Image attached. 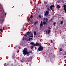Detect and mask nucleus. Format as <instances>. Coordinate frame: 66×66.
<instances>
[{"label":"nucleus","instance_id":"f257e3e1","mask_svg":"<svg viewBox=\"0 0 66 66\" xmlns=\"http://www.w3.org/2000/svg\"><path fill=\"white\" fill-rule=\"evenodd\" d=\"M23 53L25 55H27V56H29L30 54L29 53V52H28L27 51V48H25L23 50Z\"/></svg>","mask_w":66,"mask_h":66},{"label":"nucleus","instance_id":"f03ea898","mask_svg":"<svg viewBox=\"0 0 66 66\" xmlns=\"http://www.w3.org/2000/svg\"><path fill=\"white\" fill-rule=\"evenodd\" d=\"M25 36H26L27 38L29 37H33V34L31 32H28L26 34L24 35Z\"/></svg>","mask_w":66,"mask_h":66},{"label":"nucleus","instance_id":"7ed1b4c3","mask_svg":"<svg viewBox=\"0 0 66 66\" xmlns=\"http://www.w3.org/2000/svg\"><path fill=\"white\" fill-rule=\"evenodd\" d=\"M30 44L31 45H32L34 47L35 46H41V44H38V43H36L35 44L33 42H31Z\"/></svg>","mask_w":66,"mask_h":66},{"label":"nucleus","instance_id":"20e7f679","mask_svg":"<svg viewBox=\"0 0 66 66\" xmlns=\"http://www.w3.org/2000/svg\"><path fill=\"white\" fill-rule=\"evenodd\" d=\"M47 10H48V11H46V12H45V14H44V15L45 16H47H47H48V14H49V11L50 10V9L49 8H47Z\"/></svg>","mask_w":66,"mask_h":66},{"label":"nucleus","instance_id":"39448f33","mask_svg":"<svg viewBox=\"0 0 66 66\" xmlns=\"http://www.w3.org/2000/svg\"><path fill=\"white\" fill-rule=\"evenodd\" d=\"M43 20L44 21H45L43 22V23L44 24H46L47 22L48 19H47V18L46 19L45 18H44Z\"/></svg>","mask_w":66,"mask_h":66},{"label":"nucleus","instance_id":"423d86ee","mask_svg":"<svg viewBox=\"0 0 66 66\" xmlns=\"http://www.w3.org/2000/svg\"><path fill=\"white\" fill-rule=\"evenodd\" d=\"M43 50V47L42 46H40L38 48V50H39V51H40Z\"/></svg>","mask_w":66,"mask_h":66},{"label":"nucleus","instance_id":"0eeeda50","mask_svg":"<svg viewBox=\"0 0 66 66\" xmlns=\"http://www.w3.org/2000/svg\"><path fill=\"white\" fill-rule=\"evenodd\" d=\"M64 10H65V12L66 13V5H64L63 6Z\"/></svg>","mask_w":66,"mask_h":66},{"label":"nucleus","instance_id":"6e6552de","mask_svg":"<svg viewBox=\"0 0 66 66\" xmlns=\"http://www.w3.org/2000/svg\"><path fill=\"white\" fill-rule=\"evenodd\" d=\"M50 30L49 29H48L47 30H46V33H47H47H50Z\"/></svg>","mask_w":66,"mask_h":66},{"label":"nucleus","instance_id":"1a4fd4ad","mask_svg":"<svg viewBox=\"0 0 66 66\" xmlns=\"http://www.w3.org/2000/svg\"><path fill=\"white\" fill-rule=\"evenodd\" d=\"M53 7H54V5H52L50 7V9H51V10H52V9H53Z\"/></svg>","mask_w":66,"mask_h":66},{"label":"nucleus","instance_id":"9d476101","mask_svg":"<svg viewBox=\"0 0 66 66\" xmlns=\"http://www.w3.org/2000/svg\"><path fill=\"white\" fill-rule=\"evenodd\" d=\"M3 21H4V19L2 20H0V23H2V22H3Z\"/></svg>","mask_w":66,"mask_h":66},{"label":"nucleus","instance_id":"9b49d317","mask_svg":"<svg viewBox=\"0 0 66 66\" xmlns=\"http://www.w3.org/2000/svg\"><path fill=\"white\" fill-rule=\"evenodd\" d=\"M42 21H41V24H40V27H42L43 26V24L42 23Z\"/></svg>","mask_w":66,"mask_h":66},{"label":"nucleus","instance_id":"f8f14e48","mask_svg":"<svg viewBox=\"0 0 66 66\" xmlns=\"http://www.w3.org/2000/svg\"><path fill=\"white\" fill-rule=\"evenodd\" d=\"M29 40L30 41V40H33V39H32V38H29Z\"/></svg>","mask_w":66,"mask_h":66},{"label":"nucleus","instance_id":"ddd939ff","mask_svg":"<svg viewBox=\"0 0 66 66\" xmlns=\"http://www.w3.org/2000/svg\"><path fill=\"white\" fill-rule=\"evenodd\" d=\"M37 23V21L35 22L34 23L35 25V24H36Z\"/></svg>","mask_w":66,"mask_h":66},{"label":"nucleus","instance_id":"4468645a","mask_svg":"<svg viewBox=\"0 0 66 66\" xmlns=\"http://www.w3.org/2000/svg\"><path fill=\"white\" fill-rule=\"evenodd\" d=\"M59 50L60 51H63V49L62 48H60L59 49Z\"/></svg>","mask_w":66,"mask_h":66},{"label":"nucleus","instance_id":"2eb2a0df","mask_svg":"<svg viewBox=\"0 0 66 66\" xmlns=\"http://www.w3.org/2000/svg\"><path fill=\"white\" fill-rule=\"evenodd\" d=\"M34 35H36V32L35 31H34Z\"/></svg>","mask_w":66,"mask_h":66},{"label":"nucleus","instance_id":"dca6fc26","mask_svg":"<svg viewBox=\"0 0 66 66\" xmlns=\"http://www.w3.org/2000/svg\"><path fill=\"white\" fill-rule=\"evenodd\" d=\"M60 23L61 24H63V21H62Z\"/></svg>","mask_w":66,"mask_h":66},{"label":"nucleus","instance_id":"f3484780","mask_svg":"<svg viewBox=\"0 0 66 66\" xmlns=\"http://www.w3.org/2000/svg\"><path fill=\"white\" fill-rule=\"evenodd\" d=\"M39 17L40 18H41V15H39Z\"/></svg>","mask_w":66,"mask_h":66},{"label":"nucleus","instance_id":"a211bd4d","mask_svg":"<svg viewBox=\"0 0 66 66\" xmlns=\"http://www.w3.org/2000/svg\"><path fill=\"white\" fill-rule=\"evenodd\" d=\"M29 53H32V51H30L29 52Z\"/></svg>","mask_w":66,"mask_h":66},{"label":"nucleus","instance_id":"6ab92c4d","mask_svg":"<svg viewBox=\"0 0 66 66\" xmlns=\"http://www.w3.org/2000/svg\"><path fill=\"white\" fill-rule=\"evenodd\" d=\"M53 25L54 26H55V22H54L53 23Z\"/></svg>","mask_w":66,"mask_h":66},{"label":"nucleus","instance_id":"aec40b11","mask_svg":"<svg viewBox=\"0 0 66 66\" xmlns=\"http://www.w3.org/2000/svg\"><path fill=\"white\" fill-rule=\"evenodd\" d=\"M31 49H33V46H31Z\"/></svg>","mask_w":66,"mask_h":66},{"label":"nucleus","instance_id":"412c9836","mask_svg":"<svg viewBox=\"0 0 66 66\" xmlns=\"http://www.w3.org/2000/svg\"><path fill=\"white\" fill-rule=\"evenodd\" d=\"M26 38H24V37H23V40H24V39H26Z\"/></svg>","mask_w":66,"mask_h":66},{"label":"nucleus","instance_id":"4be33fe9","mask_svg":"<svg viewBox=\"0 0 66 66\" xmlns=\"http://www.w3.org/2000/svg\"><path fill=\"white\" fill-rule=\"evenodd\" d=\"M59 8H60V6L59 5H58V9H59Z\"/></svg>","mask_w":66,"mask_h":66},{"label":"nucleus","instance_id":"5701e85b","mask_svg":"<svg viewBox=\"0 0 66 66\" xmlns=\"http://www.w3.org/2000/svg\"><path fill=\"white\" fill-rule=\"evenodd\" d=\"M44 2L45 4H46V3H47V2L46 1H44Z\"/></svg>","mask_w":66,"mask_h":66},{"label":"nucleus","instance_id":"b1692460","mask_svg":"<svg viewBox=\"0 0 66 66\" xmlns=\"http://www.w3.org/2000/svg\"><path fill=\"white\" fill-rule=\"evenodd\" d=\"M32 17H33V16L31 15L30 17V18H32Z\"/></svg>","mask_w":66,"mask_h":66},{"label":"nucleus","instance_id":"393cba45","mask_svg":"<svg viewBox=\"0 0 66 66\" xmlns=\"http://www.w3.org/2000/svg\"><path fill=\"white\" fill-rule=\"evenodd\" d=\"M6 63H5L4 64V66H6Z\"/></svg>","mask_w":66,"mask_h":66},{"label":"nucleus","instance_id":"a878e982","mask_svg":"<svg viewBox=\"0 0 66 66\" xmlns=\"http://www.w3.org/2000/svg\"><path fill=\"white\" fill-rule=\"evenodd\" d=\"M6 13H5V16H6Z\"/></svg>","mask_w":66,"mask_h":66},{"label":"nucleus","instance_id":"bb28decb","mask_svg":"<svg viewBox=\"0 0 66 66\" xmlns=\"http://www.w3.org/2000/svg\"><path fill=\"white\" fill-rule=\"evenodd\" d=\"M0 31H2V29H1L0 30Z\"/></svg>","mask_w":66,"mask_h":66},{"label":"nucleus","instance_id":"cd10ccee","mask_svg":"<svg viewBox=\"0 0 66 66\" xmlns=\"http://www.w3.org/2000/svg\"><path fill=\"white\" fill-rule=\"evenodd\" d=\"M21 62L22 63H23V61H21Z\"/></svg>","mask_w":66,"mask_h":66},{"label":"nucleus","instance_id":"c85d7f7f","mask_svg":"<svg viewBox=\"0 0 66 66\" xmlns=\"http://www.w3.org/2000/svg\"><path fill=\"white\" fill-rule=\"evenodd\" d=\"M57 5V3H56V5Z\"/></svg>","mask_w":66,"mask_h":66},{"label":"nucleus","instance_id":"c756f323","mask_svg":"<svg viewBox=\"0 0 66 66\" xmlns=\"http://www.w3.org/2000/svg\"><path fill=\"white\" fill-rule=\"evenodd\" d=\"M57 8H58V5L57 6Z\"/></svg>","mask_w":66,"mask_h":66},{"label":"nucleus","instance_id":"7c9ffc66","mask_svg":"<svg viewBox=\"0 0 66 66\" xmlns=\"http://www.w3.org/2000/svg\"><path fill=\"white\" fill-rule=\"evenodd\" d=\"M0 5L1 6H2L1 5V4H0Z\"/></svg>","mask_w":66,"mask_h":66}]
</instances>
